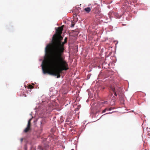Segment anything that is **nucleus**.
I'll use <instances>...</instances> for the list:
<instances>
[{"label": "nucleus", "instance_id": "1", "mask_svg": "<svg viewBox=\"0 0 150 150\" xmlns=\"http://www.w3.org/2000/svg\"><path fill=\"white\" fill-rule=\"evenodd\" d=\"M65 42L58 41L52 44L50 51L51 53L48 63L47 62H42V69L44 74L50 75L60 78V74L62 71L69 69L68 63L64 59L63 54L65 50Z\"/></svg>", "mask_w": 150, "mask_h": 150}, {"label": "nucleus", "instance_id": "2", "mask_svg": "<svg viewBox=\"0 0 150 150\" xmlns=\"http://www.w3.org/2000/svg\"><path fill=\"white\" fill-rule=\"evenodd\" d=\"M63 37L61 36V35H54L52 37V42L47 45L45 48L46 53H48L50 52L52 44L55 43L58 41H61Z\"/></svg>", "mask_w": 150, "mask_h": 150}, {"label": "nucleus", "instance_id": "3", "mask_svg": "<svg viewBox=\"0 0 150 150\" xmlns=\"http://www.w3.org/2000/svg\"><path fill=\"white\" fill-rule=\"evenodd\" d=\"M97 5V4L94 3V6ZM100 7V6L98 5L96 6V7H94V14H98L100 13L101 11Z\"/></svg>", "mask_w": 150, "mask_h": 150}, {"label": "nucleus", "instance_id": "4", "mask_svg": "<svg viewBox=\"0 0 150 150\" xmlns=\"http://www.w3.org/2000/svg\"><path fill=\"white\" fill-rule=\"evenodd\" d=\"M63 26H62L61 27H58L56 30V33L54 35H61L63 30Z\"/></svg>", "mask_w": 150, "mask_h": 150}, {"label": "nucleus", "instance_id": "5", "mask_svg": "<svg viewBox=\"0 0 150 150\" xmlns=\"http://www.w3.org/2000/svg\"><path fill=\"white\" fill-rule=\"evenodd\" d=\"M94 103L92 104L91 108V115L92 117H93L94 116Z\"/></svg>", "mask_w": 150, "mask_h": 150}, {"label": "nucleus", "instance_id": "6", "mask_svg": "<svg viewBox=\"0 0 150 150\" xmlns=\"http://www.w3.org/2000/svg\"><path fill=\"white\" fill-rule=\"evenodd\" d=\"M119 96L121 100L122 101H124V95L123 93H122L120 95H119Z\"/></svg>", "mask_w": 150, "mask_h": 150}, {"label": "nucleus", "instance_id": "7", "mask_svg": "<svg viewBox=\"0 0 150 150\" xmlns=\"http://www.w3.org/2000/svg\"><path fill=\"white\" fill-rule=\"evenodd\" d=\"M30 129H31L30 127L27 126V127L24 130V132L25 133H26V132H28V131H29Z\"/></svg>", "mask_w": 150, "mask_h": 150}, {"label": "nucleus", "instance_id": "8", "mask_svg": "<svg viewBox=\"0 0 150 150\" xmlns=\"http://www.w3.org/2000/svg\"><path fill=\"white\" fill-rule=\"evenodd\" d=\"M91 9L90 7H87L84 9V10L87 13H89L91 11Z\"/></svg>", "mask_w": 150, "mask_h": 150}, {"label": "nucleus", "instance_id": "9", "mask_svg": "<svg viewBox=\"0 0 150 150\" xmlns=\"http://www.w3.org/2000/svg\"><path fill=\"white\" fill-rule=\"evenodd\" d=\"M96 61V59H95L94 58V64H95V62ZM95 65H96V64H94V68H96V67L97 68V67H98V69H100V65L98 64L97 66H96Z\"/></svg>", "mask_w": 150, "mask_h": 150}, {"label": "nucleus", "instance_id": "10", "mask_svg": "<svg viewBox=\"0 0 150 150\" xmlns=\"http://www.w3.org/2000/svg\"><path fill=\"white\" fill-rule=\"evenodd\" d=\"M112 91H113V92L114 93V95L115 96H117V94L116 92L115 91V89L113 88H112Z\"/></svg>", "mask_w": 150, "mask_h": 150}, {"label": "nucleus", "instance_id": "11", "mask_svg": "<svg viewBox=\"0 0 150 150\" xmlns=\"http://www.w3.org/2000/svg\"><path fill=\"white\" fill-rule=\"evenodd\" d=\"M30 126H31V122H30L28 121L27 126L30 127Z\"/></svg>", "mask_w": 150, "mask_h": 150}, {"label": "nucleus", "instance_id": "12", "mask_svg": "<svg viewBox=\"0 0 150 150\" xmlns=\"http://www.w3.org/2000/svg\"><path fill=\"white\" fill-rule=\"evenodd\" d=\"M29 87L30 88V89H32L33 88V87L31 85H30L29 86Z\"/></svg>", "mask_w": 150, "mask_h": 150}, {"label": "nucleus", "instance_id": "13", "mask_svg": "<svg viewBox=\"0 0 150 150\" xmlns=\"http://www.w3.org/2000/svg\"><path fill=\"white\" fill-rule=\"evenodd\" d=\"M114 112L113 111V112H109L103 115H106V114H111V113H112L113 112Z\"/></svg>", "mask_w": 150, "mask_h": 150}, {"label": "nucleus", "instance_id": "14", "mask_svg": "<svg viewBox=\"0 0 150 150\" xmlns=\"http://www.w3.org/2000/svg\"><path fill=\"white\" fill-rule=\"evenodd\" d=\"M67 38H65L64 40V42H65L66 43L67 42Z\"/></svg>", "mask_w": 150, "mask_h": 150}, {"label": "nucleus", "instance_id": "15", "mask_svg": "<svg viewBox=\"0 0 150 150\" xmlns=\"http://www.w3.org/2000/svg\"><path fill=\"white\" fill-rule=\"evenodd\" d=\"M114 108H109L108 109H108L109 111H110L111 110H112L114 109Z\"/></svg>", "mask_w": 150, "mask_h": 150}, {"label": "nucleus", "instance_id": "16", "mask_svg": "<svg viewBox=\"0 0 150 150\" xmlns=\"http://www.w3.org/2000/svg\"><path fill=\"white\" fill-rule=\"evenodd\" d=\"M23 140V138H21L20 139V141L21 142H22Z\"/></svg>", "mask_w": 150, "mask_h": 150}, {"label": "nucleus", "instance_id": "17", "mask_svg": "<svg viewBox=\"0 0 150 150\" xmlns=\"http://www.w3.org/2000/svg\"><path fill=\"white\" fill-rule=\"evenodd\" d=\"M107 109H105L103 111V113L105 112H106V110Z\"/></svg>", "mask_w": 150, "mask_h": 150}, {"label": "nucleus", "instance_id": "18", "mask_svg": "<svg viewBox=\"0 0 150 150\" xmlns=\"http://www.w3.org/2000/svg\"><path fill=\"white\" fill-rule=\"evenodd\" d=\"M90 75H89V74H88V75L87 76V78L88 79H89V78L90 77Z\"/></svg>", "mask_w": 150, "mask_h": 150}, {"label": "nucleus", "instance_id": "19", "mask_svg": "<svg viewBox=\"0 0 150 150\" xmlns=\"http://www.w3.org/2000/svg\"><path fill=\"white\" fill-rule=\"evenodd\" d=\"M74 24H72L71 25V27H73L74 26Z\"/></svg>", "mask_w": 150, "mask_h": 150}, {"label": "nucleus", "instance_id": "20", "mask_svg": "<svg viewBox=\"0 0 150 150\" xmlns=\"http://www.w3.org/2000/svg\"><path fill=\"white\" fill-rule=\"evenodd\" d=\"M134 111L133 110H131V111L129 112H134Z\"/></svg>", "mask_w": 150, "mask_h": 150}, {"label": "nucleus", "instance_id": "21", "mask_svg": "<svg viewBox=\"0 0 150 150\" xmlns=\"http://www.w3.org/2000/svg\"><path fill=\"white\" fill-rule=\"evenodd\" d=\"M31 120H32V119H29V120L28 121L29 122H31Z\"/></svg>", "mask_w": 150, "mask_h": 150}, {"label": "nucleus", "instance_id": "22", "mask_svg": "<svg viewBox=\"0 0 150 150\" xmlns=\"http://www.w3.org/2000/svg\"><path fill=\"white\" fill-rule=\"evenodd\" d=\"M74 15H75V16H76L77 15L76 14H75Z\"/></svg>", "mask_w": 150, "mask_h": 150}, {"label": "nucleus", "instance_id": "23", "mask_svg": "<svg viewBox=\"0 0 150 150\" xmlns=\"http://www.w3.org/2000/svg\"><path fill=\"white\" fill-rule=\"evenodd\" d=\"M96 95L95 94H94V98H95V96H96Z\"/></svg>", "mask_w": 150, "mask_h": 150}, {"label": "nucleus", "instance_id": "24", "mask_svg": "<svg viewBox=\"0 0 150 150\" xmlns=\"http://www.w3.org/2000/svg\"><path fill=\"white\" fill-rule=\"evenodd\" d=\"M99 60V59H98V61Z\"/></svg>", "mask_w": 150, "mask_h": 150}, {"label": "nucleus", "instance_id": "25", "mask_svg": "<svg viewBox=\"0 0 150 150\" xmlns=\"http://www.w3.org/2000/svg\"><path fill=\"white\" fill-rule=\"evenodd\" d=\"M137 113H135V114H136Z\"/></svg>", "mask_w": 150, "mask_h": 150}, {"label": "nucleus", "instance_id": "26", "mask_svg": "<svg viewBox=\"0 0 150 150\" xmlns=\"http://www.w3.org/2000/svg\"><path fill=\"white\" fill-rule=\"evenodd\" d=\"M74 150L72 149V150Z\"/></svg>", "mask_w": 150, "mask_h": 150}, {"label": "nucleus", "instance_id": "27", "mask_svg": "<svg viewBox=\"0 0 150 150\" xmlns=\"http://www.w3.org/2000/svg\"><path fill=\"white\" fill-rule=\"evenodd\" d=\"M149 129H150V128H149Z\"/></svg>", "mask_w": 150, "mask_h": 150}]
</instances>
